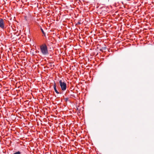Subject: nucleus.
<instances>
[{"instance_id":"1","label":"nucleus","mask_w":154,"mask_h":154,"mask_svg":"<svg viewBox=\"0 0 154 154\" xmlns=\"http://www.w3.org/2000/svg\"><path fill=\"white\" fill-rule=\"evenodd\" d=\"M40 48L41 53L43 55H46L48 54V47L45 44H43L41 45Z\"/></svg>"},{"instance_id":"2","label":"nucleus","mask_w":154,"mask_h":154,"mask_svg":"<svg viewBox=\"0 0 154 154\" xmlns=\"http://www.w3.org/2000/svg\"><path fill=\"white\" fill-rule=\"evenodd\" d=\"M59 83L62 90L63 91L66 90V83L63 82L62 80H60L59 81Z\"/></svg>"},{"instance_id":"3","label":"nucleus","mask_w":154,"mask_h":154,"mask_svg":"<svg viewBox=\"0 0 154 154\" xmlns=\"http://www.w3.org/2000/svg\"><path fill=\"white\" fill-rule=\"evenodd\" d=\"M0 27L4 29L5 28V25L4 20L2 19H0Z\"/></svg>"},{"instance_id":"4","label":"nucleus","mask_w":154,"mask_h":154,"mask_svg":"<svg viewBox=\"0 0 154 154\" xmlns=\"http://www.w3.org/2000/svg\"><path fill=\"white\" fill-rule=\"evenodd\" d=\"M54 90L56 92V93L57 94H59V92L57 91V89L56 87V83L54 82Z\"/></svg>"},{"instance_id":"5","label":"nucleus","mask_w":154,"mask_h":154,"mask_svg":"<svg viewBox=\"0 0 154 154\" xmlns=\"http://www.w3.org/2000/svg\"><path fill=\"white\" fill-rule=\"evenodd\" d=\"M41 29L43 34L44 35H45V33L44 32L42 28H41Z\"/></svg>"},{"instance_id":"6","label":"nucleus","mask_w":154,"mask_h":154,"mask_svg":"<svg viewBox=\"0 0 154 154\" xmlns=\"http://www.w3.org/2000/svg\"><path fill=\"white\" fill-rule=\"evenodd\" d=\"M21 154V152H19V151H18V152H16L15 153H14V154Z\"/></svg>"},{"instance_id":"7","label":"nucleus","mask_w":154,"mask_h":154,"mask_svg":"<svg viewBox=\"0 0 154 154\" xmlns=\"http://www.w3.org/2000/svg\"><path fill=\"white\" fill-rule=\"evenodd\" d=\"M66 101H67L68 100V98H66L64 99Z\"/></svg>"},{"instance_id":"8","label":"nucleus","mask_w":154,"mask_h":154,"mask_svg":"<svg viewBox=\"0 0 154 154\" xmlns=\"http://www.w3.org/2000/svg\"><path fill=\"white\" fill-rule=\"evenodd\" d=\"M106 48V47H104L103 48L104 49H105Z\"/></svg>"},{"instance_id":"9","label":"nucleus","mask_w":154,"mask_h":154,"mask_svg":"<svg viewBox=\"0 0 154 154\" xmlns=\"http://www.w3.org/2000/svg\"><path fill=\"white\" fill-rule=\"evenodd\" d=\"M74 96V95H72V96Z\"/></svg>"}]
</instances>
